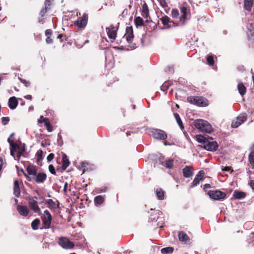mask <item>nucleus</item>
I'll return each mask as SVG.
<instances>
[{
	"mask_svg": "<svg viewBox=\"0 0 254 254\" xmlns=\"http://www.w3.org/2000/svg\"><path fill=\"white\" fill-rule=\"evenodd\" d=\"M26 170L29 175L32 176V180L37 184L43 183L47 179V175L45 173H38L35 166L28 165Z\"/></svg>",
	"mask_w": 254,
	"mask_h": 254,
	"instance_id": "obj_1",
	"label": "nucleus"
},
{
	"mask_svg": "<svg viewBox=\"0 0 254 254\" xmlns=\"http://www.w3.org/2000/svg\"><path fill=\"white\" fill-rule=\"evenodd\" d=\"M195 127L200 131L210 133L212 131L211 125L206 121L197 119L194 122Z\"/></svg>",
	"mask_w": 254,
	"mask_h": 254,
	"instance_id": "obj_2",
	"label": "nucleus"
},
{
	"mask_svg": "<svg viewBox=\"0 0 254 254\" xmlns=\"http://www.w3.org/2000/svg\"><path fill=\"white\" fill-rule=\"evenodd\" d=\"M187 100L190 103L199 107H206L208 105V100L202 96H190Z\"/></svg>",
	"mask_w": 254,
	"mask_h": 254,
	"instance_id": "obj_3",
	"label": "nucleus"
},
{
	"mask_svg": "<svg viewBox=\"0 0 254 254\" xmlns=\"http://www.w3.org/2000/svg\"><path fill=\"white\" fill-rule=\"evenodd\" d=\"M162 215V213L161 211H160L159 210H154L153 212L151 213L150 215V217L149 218V222H157L158 220H160V221H159L158 223H156L155 226H156L157 227L162 228L163 227V220H164V218L163 217H160V215Z\"/></svg>",
	"mask_w": 254,
	"mask_h": 254,
	"instance_id": "obj_4",
	"label": "nucleus"
},
{
	"mask_svg": "<svg viewBox=\"0 0 254 254\" xmlns=\"http://www.w3.org/2000/svg\"><path fill=\"white\" fill-rule=\"evenodd\" d=\"M41 218L43 227L45 229H49L52 220V216L50 212L47 210H45L44 214L41 215Z\"/></svg>",
	"mask_w": 254,
	"mask_h": 254,
	"instance_id": "obj_5",
	"label": "nucleus"
},
{
	"mask_svg": "<svg viewBox=\"0 0 254 254\" xmlns=\"http://www.w3.org/2000/svg\"><path fill=\"white\" fill-rule=\"evenodd\" d=\"M207 194L212 199L216 200H223L226 197V193L219 190H211Z\"/></svg>",
	"mask_w": 254,
	"mask_h": 254,
	"instance_id": "obj_6",
	"label": "nucleus"
},
{
	"mask_svg": "<svg viewBox=\"0 0 254 254\" xmlns=\"http://www.w3.org/2000/svg\"><path fill=\"white\" fill-rule=\"evenodd\" d=\"M218 147V144L216 141H214L212 137H208V139L205 142L204 148L210 151H215Z\"/></svg>",
	"mask_w": 254,
	"mask_h": 254,
	"instance_id": "obj_7",
	"label": "nucleus"
},
{
	"mask_svg": "<svg viewBox=\"0 0 254 254\" xmlns=\"http://www.w3.org/2000/svg\"><path fill=\"white\" fill-rule=\"evenodd\" d=\"M37 199L38 198L36 196L30 197L28 200L29 206L34 212L37 213L39 215H41V211L38 206Z\"/></svg>",
	"mask_w": 254,
	"mask_h": 254,
	"instance_id": "obj_8",
	"label": "nucleus"
},
{
	"mask_svg": "<svg viewBox=\"0 0 254 254\" xmlns=\"http://www.w3.org/2000/svg\"><path fill=\"white\" fill-rule=\"evenodd\" d=\"M150 132L153 137L155 139L164 140L167 138V133L161 129L153 128Z\"/></svg>",
	"mask_w": 254,
	"mask_h": 254,
	"instance_id": "obj_9",
	"label": "nucleus"
},
{
	"mask_svg": "<svg viewBox=\"0 0 254 254\" xmlns=\"http://www.w3.org/2000/svg\"><path fill=\"white\" fill-rule=\"evenodd\" d=\"M59 245L64 249H71L73 248L74 244L66 237H61L58 240Z\"/></svg>",
	"mask_w": 254,
	"mask_h": 254,
	"instance_id": "obj_10",
	"label": "nucleus"
},
{
	"mask_svg": "<svg viewBox=\"0 0 254 254\" xmlns=\"http://www.w3.org/2000/svg\"><path fill=\"white\" fill-rule=\"evenodd\" d=\"M118 30V26L115 27L113 25H111L109 27L106 28V31L111 42H113L115 40L117 37Z\"/></svg>",
	"mask_w": 254,
	"mask_h": 254,
	"instance_id": "obj_11",
	"label": "nucleus"
},
{
	"mask_svg": "<svg viewBox=\"0 0 254 254\" xmlns=\"http://www.w3.org/2000/svg\"><path fill=\"white\" fill-rule=\"evenodd\" d=\"M88 21V15L86 13H84L82 17H79L74 22V25L78 27V28H84L87 23Z\"/></svg>",
	"mask_w": 254,
	"mask_h": 254,
	"instance_id": "obj_12",
	"label": "nucleus"
},
{
	"mask_svg": "<svg viewBox=\"0 0 254 254\" xmlns=\"http://www.w3.org/2000/svg\"><path fill=\"white\" fill-rule=\"evenodd\" d=\"M124 37H126L128 43H131L132 42L134 38L133 28L132 26L127 27Z\"/></svg>",
	"mask_w": 254,
	"mask_h": 254,
	"instance_id": "obj_13",
	"label": "nucleus"
},
{
	"mask_svg": "<svg viewBox=\"0 0 254 254\" xmlns=\"http://www.w3.org/2000/svg\"><path fill=\"white\" fill-rule=\"evenodd\" d=\"M7 141L9 143L10 147V155L15 157L14 153L17 151V150L21 148V147L16 143L13 140H11L10 137L8 138Z\"/></svg>",
	"mask_w": 254,
	"mask_h": 254,
	"instance_id": "obj_14",
	"label": "nucleus"
},
{
	"mask_svg": "<svg viewBox=\"0 0 254 254\" xmlns=\"http://www.w3.org/2000/svg\"><path fill=\"white\" fill-rule=\"evenodd\" d=\"M181 16L180 17L181 21L184 22L190 15V9L186 6L183 5L180 7Z\"/></svg>",
	"mask_w": 254,
	"mask_h": 254,
	"instance_id": "obj_15",
	"label": "nucleus"
},
{
	"mask_svg": "<svg viewBox=\"0 0 254 254\" xmlns=\"http://www.w3.org/2000/svg\"><path fill=\"white\" fill-rule=\"evenodd\" d=\"M52 0H46L44 3L45 7L40 11L39 15L41 17H44L47 12L51 8Z\"/></svg>",
	"mask_w": 254,
	"mask_h": 254,
	"instance_id": "obj_16",
	"label": "nucleus"
},
{
	"mask_svg": "<svg viewBox=\"0 0 254 254\" xmlns=\"http://www.w3.org/2000/svg\"><path fill=\"white\" fill-rule=\"evenodd\" d=\"M204 172L203 170L199 171L198 173L195 176L193 181L191 183V187H194L197 186L200 180H202L204 175Z\"/></svg>",
	"mask_w": 254,
	"mask_h": 254,
	"instance_id": "obj_17",
	"label": "nucleus"
},
{
	"mask_svg": "<svg viewBox=\"0 0 254 254\" xmlns=\"http://www.w3.org/2000/svg\"><path fill=\"white\" fill-rule=\"evenodd\" d=\"M17 210L21 216L26 217L28 215L29 210L26 206L18 205Z\"/></svg>",
	"mask_w": 254,
	"mask_h": 254,
	"instance_id": "obj_18",
	"label": "nucleus"
},
{
	"mask_svg": "<svg viewBox=\"0 0 254 254\" xmlns=\"http://www.w3.org/2000/svg\"><path fill=\"white\" fill-rule=\"evenodd\" d=\"M183 173L184 177L185 178L191 177L193 174L192 167L189 166H185V167L183 169Z\"/></svg>",
	"mask_w": 254,
	"mask_h": 254,
	"instance_id": "obj_19",
	"label": "nucleus"
},
{
	"mask_svg": "<svg viewBox=\"0 0 254 254\" xmlns=\"http://www.w3.org/2000/svg\"><path fill=\"white\" fill-rule=\"evenodd\" d=\"M141 15L145 18L147 19L148 17L150 18L149 9L146 3L145 2L142 5ZM146 21L147 22L148 19H146Z\"/></svg>",
	"mask_w": 254,
	"mask_h": 254,
	"instance_id": "obj_20",
	"label": "nucleus"
},
{
	"mask_svg": "<svg viewBox=\"0 0 254 254\" xmlns=\"http://www.w3.org/2000/svg\"><path fill=\"white\" fill-rule=\"evenodd\" d=\"M162 24L165 28H170L171 27L170 23H173L170 18L167 15H164L160 18Z\"/></svg>",
	"mask_w": 254,
	"mask_h": 254,
	"instance_id": "obj_21",
	"label": "nucleus"
},
{
	"mask_svg": "<svg viewBox=\"0 0 254 254\" xmlns=\"http://www.w3.org/2000/svg\"><path fill=\"white\" fill-rule=\"evenodd\" d=\"M48 207L51 209V210H55L56 209L58 208L59 207V202L58 200H57L56 202H55L52 199H48L46 202Z\"/></svg>",
	"mask_w": 254,
	"mask_h": 254,
	"instance_id": "obj_22",
	"label": "nucleus"
},
{
	"mask_svg": "<svg viewBox=\"0 0 254 254\" xmlns=\"http://www.w3.org/2000/svg\"><path fill=\"white\" fill-rule=\"evenodd\" d=\"M89 42V41L88 40H84L83 37H79L75 40L74 43L78 48H81L84 45Z\"/></svg>",
	"mask_w": 254,
	"mask_h": 254,
	"instance_id": "obj_23",
	"label": "nucleus"
},
{
	"mask_svg": "<svg viewBox=\"0 0 254 254\" xmlns=\"http://www.w3.org/2000/svg\"><path fill=\"white\" fill-rule=\"evenodd\" d=\"M18 104V101L14 96L10 97L8 100V106L12 110L15 109L17 107Z\"/></svg>",
	"mask_w": 254,
	"mask_h": 254,
	"instance_id": "obj_24",
	"label": "nucleus"
},
{
	"mask_svg": "<svg viewBox=\"0 0 254 254\" xmlns=\"http://www.w3.org/2000/svg\"><path fill=\"white\" fill-rule=\"evenodd\" d=\"M232 196L233 198L235 199H240L245 198L247 194L245 192L236 190L234 191Z\"/></svg>",
	"mask_w": 254,
	"mask_h": 254,
	"instance_id": "obj_25",
	"label": "nucleus"
},
{
	"mask_svg": "<svg viewBox=\"0 0 254 254\" xmlns=\"http://www.w3.org/2000/svg\"><path fill=\"white\" fill-rule=\"evenodd\" d=\"M20 192L19 182L18 180H15L14 182L13 194L16 197H19Z\"/></svg>",
	"mask_w": 254,
	"mask_h": 254,
	"instance_id": "obj_26",
	"label": "nucleus"
},
{
	"mask_svg": "<svg viewBox=\"0 0 254 254\" xmlns=\"http://www.w3.org/2000/svg\"><path fill=\"white\" fill-rule=\"evenodd\" d=\"M178 237L180 241L184 242L186 243H188L190 241L189 236L183 231L179 232Z\"/></svg>",
	"mask_w": 254,
	"mask_h": 254,
	"instance_id": "obj_27",
	"label": "nucleus"
},
{
	"mask_svg": "<svg viewBox=\"0 0 254 254\" xmlns=\"http://www.w3.org/2000/svg\"><path fill=\"white\" fill-rule=\"evenodd\" d=\"M70 162L65 154H64L62 156V170H65L69 165Z\"/></svg>",
	"mask_w": 254,
	"mask_h": 254,
	"instance_id": "obj_28",
	"label": "nucleus"
},
{
	"mask_svg": "<svg viewBox=\"0 0 254 254\" xmlns=\"http://www.w3.org/2000/svg\"><path fill=\"white\" fill-rule=\"evenodd\" d=\"M41 118H43V121L45 123V126L46 127L48 131L52 132L53 130V128L52 125L50 124L49 119L44 118L43 116H41Z\"/></svg>",
	"mask_w": 254,
	"mask_h": 254,
	"instance_id": "obj_29",
	"label": "nucleus"
},
{
	"mask_svg": "<svg viewBox=\"0 0 254 254\" xmlns=\"http://www.w3.org/2000/svg\"><path fill=\"white\" fill-rule=\"evenodd\" d=\"M239 93L242 96H244L247 91V88L243 83H239L237 85Z\"/></svg>",
	"mask_w": 254,
	"mask_h": 254,
	"instance_id": "obj_30",
	"label": "nucleus"
},
{
	"mask_svg": "<svg viewBox=\"0 0 254 254\" xmlns=\"http://www.w3.org/2000/svg\"><path fill=\"white\" fill-rule=\"evenodd\" d=\"M252 151L249 155V162L252 168L254 169V145L251 148Z\"/></svg>",
	"mask_w": 254,
	"mask_h": 254,
	"instance_id": "obj_31",
	"label": "nucleus"
},
{
	"mask_svg": "<svg viewBox=\"0 0 254 254\" xmlns=\"http://www.w3.org/2000/svg\"><path fill=\"white\" fill-rule=\"evenodd\" d=\"M156 194L159 200H163L165 196V191L160 188L156 189Z\"/></svg>",
	"mask_w": 254,
	"mask_h": 254,
	"instance_id": "obj_32",
	"label": "nucleus"
},
{
	"mask_svg": "<svg viewBox=\"0 0 254 254\" xmlns=\"http://www.w3.org/2000/svg\"><path fill=\"white\" fill-rule=\"evenodd\" d=\"M247 37L249 40L254 39V27L252 24H251L250 28L248 29Z\"/></svg>",
	"mask_w": 254,
	"mask_h": 254,
	"instance_id": "obj_33",
	"label": "nucleus"
},
{
	"mask_svg": "<svg viewBox=\"0 0 254 254\" xmlns=\"http://www.w3.org/2000/svg\"><path fill=\"white\" fill-rule=\"evenodd\" d=\"M105 201V198L102 195H97L94 198V203L95 205H99L103 203Z\"/></svg>",
	"mask_w": 254,
	"mask_h": 254,
	"instance_id": "obj_34",
	"label": "nucleus"
},
{
	"mask_svg": "<svg viewBox=\"0 0 254 254\" xmlns=\"http://www.w3.org/2000/svg\"><path fill=\"white\" fill-rule=\"evenodd\" d=\"M253 4H254L253 0H244V8L248 11H251Z\"/></svg>",
	"mask_w": 254,
	"mask_h": 254,
	"instance_id": "obj_35",
	"label": "nucleus"
},
{
	"mask_svg": "<svg viewBox=\"0 0 254 254\" xmlns=\"http://www.w3.org/2000/svg\"><path fill=\"white\" fill-rule=\"evenodd\" d=\"M134 24L136 27L144 25V21L140 16L135 17L134 20Z\"/></svg>",
	"mask_w": 254,
	"mask_h": 254,
	"instance_id": "obj_36",
	"label": "nucleus"
},
{
	"mask_svg": "<svg viewBox=\"0 0 254 254\" xmlns=\"http://www.w3.org/2000/svg\"><path fill=\"white\" fill-rule=\"evenodd\" d=\"M174 117L176 119V121H177L179 126L182 129H183L184 128V127L183 126V122L181 119V118H180L179 115L177 113H174Z\"/></svg>",
	"mask_w": 254,
	"mask_h": 254,
	"instance_id": "obj_37",
	"label": "nucleus"
},
{
	"mask_svg": "<svg viewBox=\"0 0 254 254\" xmlns=\"http://www.w3.org/2000/svg\"><path fill=\"white\" fill-rule=\"evenodd\" d=\"M247 115L246 113L241 114L237 118L236 120L241 123V124L246 121Z\"/></svg>",
	"mask_w": 254,
	"mask_h": 254,
	"instance_id": "obj_38",
	"label": "nucleus"
},
{
	"mask_svg": "<svg viewBox=\"0 0 254 254\" xmlns=\"http://www.w3.org/2000/svg\"><path fill=\"white\" fill-rule=\"evenodd\" d=\"M40 224V220L38 218L34 220L31 223V227L33 230H36L38 229V226Z\"/></svg>",
	"mask_w": 254,
	"mask_h": 254,
	"instance_id": "obj_39",
	"label": "nucleus"
},
{
	"mask_svg": "<svg viewBox=\"0 0 254 254\" xmlns=\"http://www.w3.org/2000/svg\"><path fill=\"white\" fill-rule=\"evenodd\" d=\"M174 251L173 247H169L163 248L161 250V253L163 254H170Z\"/></svg>",
	"mask_w": 254,
	"mask_h": 254,
	"instance_id": "obj_40",
	"label": "nucleus"
},
{
	"mask_svg": "<svg viewBox=\"0 0 254 254\" xmlns=\"http://www.w3.org/2000/svg\"><path fill=\"white\" fill-rule=\"evenodd\" d=\"M197 141L203 144V146L205 144V142L207 140L208 138L204 137L201 135H197L196 136Z\"/></svg>",
	"mask_w": 254,
	"mask_h": 254,
	"instance_id": "obj_41",
	"label": "nucleus"
},
{
	"mask_svg": "<svg viewBox=\"0 0 254 254\" xmlns=\"http://www.w3.org/2000/svg\"><path fill=\"white\" fill-rule=\"evenodd\" d=\"M174 163V160L172 159H169L166 160L164 166L169 169H171L173 167Z\"/></svg>",
	"mask_w": 254,
	"mask_h": 254,
	"instance_id": "obj_42",
	"label": "nucleus"
},
{
	"mask_svg": "<svg viewBox=\"0 0 254 254\" xmlns=\"http://www.w3.org/2000/svg\"><path fill=\"white\" fill-rule=\"evenodd\" d=\"M25 150V149L24 146L21 147V148L18 149V151L16 154V157L17 158V160L20 159V157L22 155Z\"/></svg>",
	"mask_w": 254,
	"mask_h": 254,
	"instance_id": "obj_43",
	"label": "nucleus"
},
{
	"mask_svg": "<svg viewBox=\"0 0 254 254\" xmlns=\"http://www.w3.org/2000/svg\"><path fill=\"white\" fill-rule=\"evenodd\" d=\"M43 155V151L42 150H39L36 153L37 156V162L38 163L41 161Z\"/></svg>",
	"mask_w": 254,
	"mask_h": 254,
	"instance_id": "obj_44",
	"label": "nucleus"
},
{
	"mask_svg": "<svg viewBox=\"0 0 254 254\" xmlns=\"http://www.w3.org/2000/svg\"><path fill=\"white\" fill-rule=\"evenodd\" d=\"M207 63L209 65H213L214 64V61L213 56H208L207 57Z\"/></svg>",
	"mask_w": 254,
	"mask_h": 254,
	"instance_id": "obj_45",
	"label": "nucleus"
},
{
	"mask_svg": "<svg viewBox=\"0 0 254 254\" xmlns=\"http://www.w3.org/2000/svg\"><path fill=\"white\" fill-rule=\"evenodd\" d=\"M179 11L177 9H173L171 11V15L173 18H177L179 16Z\"/></svg>",
	"mask_w": 254,
	"mask_h": 254,
	"instance_id": "obj_46",
	"label": "nucleus"
},
{
	"mask_svg": "<svg viewBox=\"0 0 254 254\" xmlns=\"http://www.w3.org/2000/svg\"><path fill=\"white\" fill-rule=\"evenodd\" d=\"M241 125V123L239 122L238 121H237L236 120H233L232 121V124H231V127H233V128H237L239 126H240Z\"/></svg>",
	"mask_w": 254,
	"mask_h": 254,
	"instance_id": "obj_47",
	"label": "nucleus"
},
{
	"mask_svg": "<svg viewBox=\"0 0 254 254\" xmlns=\"http://www.w3.org/2000/svg\"><path fill=\"white\" fill-rule=\"evenodd\" d=\"M9 121H10V119L8 117H2L1 118V123H2V124L4 126L8 124V123L9 122Z\"/></svg>",
	"mask_w": 254,
	"mask_h": 254,
	"instance_id": "obj_48",
	"label": "nucleus"
},
{
	"mask_svg": "<svg viewBox=\"0 0 254 254\" xmlns=\"http://www.w3.org/2000/svg\"><path fill=\"white\" fill-rule=\"evenodd\" d=\"M49 170L50 173L53 175H56V172L55 169V167L52 164L49 166Z\"/></svg>",
	"mask_w": 254,
	"mask_h": 254,
	"instance_id": "obj_49",
	"label": "nucleus"
},
{
	"mask_svg": "<svg viewBox=\"0 0 254 254\" xmlns=\"http://www.w3.org/2000/svg\"><path fill=\"white\" fill-rule=\"evenodd\" d=\"M58 38L60 40L61 42H63L64 40H67V37L65 35H64L63 34H59L58 36Z\"/></svg>",
	"mask_w": 254,
	"mask_h": 254,
	"instance_id": "obj_50",
	"label": "nucleus"
},
{
	"mask_svg": "<svg viewBox=\"0 0 254 254\" xmlns=\"http://www.w3.org/2000/svg\"><path fill=\"white\" fill-rule=\"evenodd\" d=\"M20 81L23 83L26 87H28L30 85V82L29 81H27L25 79L19 78Z\"/></svg>",
	"mask_w": 254,
	"mask_h": 254,
	"instance_id": "obj_51",
	"label": "nucleus"
},
{
	"mask_svg": "<svg viewBox=\"0 0 254 254\" xmlns=\"http://www.w3.org/2000/svg\"><path fill=\"white\" fill-rule=\"evenodd\" d=\"M55 155L54 153H51L48 155V156L47 157V159L48 162H51L54 158Z\"/></svg>",
	"mask_w": 254,
	"mask_h": 254,
	"instance_id": "obj_52",
	"label": "nucleus"
},
{
	"mask_svg": "<svg viewBox=\"0 0 254 254\" xmlns=\"http://www.w3.org/2000/svg\"><path fill=\"white\" fill-rule=\"evenodd\" d=\"M222 171H231V173H233V171H234V170L231 169V167H229V166H226V167H223L222 169Z\"/></svg>",
	"mask_w": 254,
	"mask_h": 254,
	"instance_id": "obj_53",
	"label": "nucleus"
},
{
	"mask_svg": "<svg viewBox=\"0 0 254 254\" xmlns=\"http://www.w3.org/2000/svg\"><path fill=\"white\" fill-rule=\"evenodd\" d=\"M159 2H160V5L164 8H165L166 7H168V5L167 4V3H166L165 0H160Z\"/></svg>",
	"mask_w": 254,
	"mask_h": 254,
	"instance_id": "obj_54",
	"label": "nucleus"
},
{
	"mask_svg": "<svg viewBox=\"0 0 254 254\" xmlns=\"http://www.w3.org/2000/svg\"><path fill=\"white\" fill-rule=\"evenodd\" d=\"M52 34V31L51 29H47L45 31V35L46 37H51Z\"/></svg>",
	"mask_w": 254,
	"mask_h": 254,
	"instance_id": "obj_55",
	"label": "nucleus"
},
{
	"mask_svg": "<svg viewBox=\"0 0 254 254\" xmlns=\"http://www.w3.org/2000/svg\"><path fill=\"white\" fill-rule=\"evenodd\" d=\"M23 175L24 176L26 177V179L29 181H30L32 180V176L31 177L29 176V175H27L24 172H23Z\"/></svg>",
	"mask_w": 254,
	"mask_h": 254,
	"instance_id": "obj_56",
	"label": "nucleus"
},
{
	"mask_svg": "<svg viewBox=\"0 0 254 254\" xmlns=\"http://www.w3.org/2000/svg\"><path fill=\"white\" fill-rule=\"evenodd\" d=\"M249 185L251 187L253 190L254 191V180H251L249 183Z\"/></svg>",
	"mask_w": 254,
	"mask_h": 254,
	"instance_id": "obj_57",
	"label": "nucleus"
},
{
	"mask_svg": "<svg viewBox=\"0 0 254 254\" xmlns=\"http://www.w3.org/2000/svg\"><path fill=\"white\" fill-rule=\"evenodd\" d=\"M46 41L48 44H51L53 43V40L51 38V37H47Z\"/></svg>",
	"mask_w": 254,
	"mask_h": 254,
	"instance_id": "obj_58",
	"label": "nucleus"
},
{
	"mask_svg": "<svg viewBox=\"0 0 254 254\" xmlns=\"http://www.w3.org/2000/svg\"><path fill=\"white\" fill-rule=\"evenodd\" d=\"M211 186L209 184H205L203 186V190L206 191V189L211 188Z\"/></svg>",
	"mask_w": 254,
	"mask_h": 254,
	"instance_id": "obj_59",
	"label": "nucleus"
},
{
	"mask_svg": "<svg viewBox=\"0 0 254 254\" xmlns=\"http://www.w3.org/2000/svg\"><path fill=\"white\" fill-rule=\"evenodd\" d=\"M168 88V86L167 85H166L165 84H163L161 87L162 90L164 91L167 90Z\"/></svg>",
	"mask_w": 254,
	"mask_h": 254,
	"instance_id": "obj_60",
	"label": "nucleus"
},
{
	"mask_svg": "<svg viewBox=\"0 0 254 254\" xmlns=\"http://www.w3.org/2000/svg\"><path fill=\"white\" fill-rule=\"evenodd\" d=\"M24 98L26 99H28V100H31L32 97V96L30 95H27L26 96H25L24 97Z\"/></svg>",
	"mask_w": 254,
	"mask_h": 254,
	"instance_id": "obj_61",
	"label": "nucleus"
},
{
	"mask_svg": "<svg viewBox=\"0 0 254 254\" xmlns=\"http://www.w3.org/2000/svg\"><path fill=\"white\" fill-rule=\"evenodd\" d=\"M67 186H68V184H67V183H66H66L64 184V191H66Z\"/></svg>",
	"mask_w": 254,
	"mask_h": 254,
	"instance_id": "obj_62",
	"label": "nucleus"
},
{
	"mask_svg": "<svg viewBox=\"0 0 254 254\" xmlns=\"http://www.w3.org/2000/svg\"><path fill=\"white\" fill-rule=\"evenodd\" d=\"M58 140L59 141H60V140H62V135H61V134L60 133H58Z\"/></svg>",
	"mask_w": 254,
	"mask_h": 254,
	"instance_id": "obj_63",
	"label": "nucleus"
},
{
	"mask_svg": "<svg viewBox=\"0 0 254 254\" xmlns=\"http://www.w3.org/2000/svg\"><path fill=\"white\" fill-rule=\"evenodd\" d=\"M38 122L39 124H41L42 123H44L43 121V118H40V119L38 120Z\"/></svg>",
	"mask_w": 254,
	"mask_h": 254,
	"instance_id": "obj_64",
	"label": "nucleus"
}]
</instances>
